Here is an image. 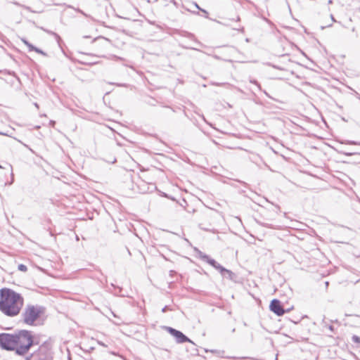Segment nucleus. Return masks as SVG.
<instances>
[{
	"label": "nucleus",
	"mask_w": 360,
	"mask_h": 360,
	"mask_svg": "<svg viewBox=\"0 0 360 360\" xmlns=\"http://www.w3.org/2000/svg\"><path fill=\"white\" fill-rule=\"evenodd\" d=\"M24 305V298L15 290L3 288L0 289V311L6 316H18Z\"/></svg>",
	"instance_id": "nucleus-1"
},
{
	"label": "nucleus",
	"mask_w": 360,
	"mask_h": 360,
	"mask_svg": "<svg viewBox=\"0 0 360 360\" xmlns=\"http://www.w3.org/2000/svg\"><path fill=\"white\" fill-rule=\"evenodd\" d=\"M15 352L18 355L26 354L32 345L38 344L32 332L27 330L15 332Z\"/></svg>",
	"instance_id": "nucleus-2"
},
{
	"label": "nucleus",
	"mask_w": 360,
	"mask_h": 360,
	"mask_svg": "<svg viewBox=\"0 0 360 360\" xmlns=\"http://www.w3.org/2000/svg\"><path fill=\"white\" fill-rule=\"evenodd\" d=\"M43 313V307L28 304L22 314V321L25 324L32 326Z\"/></svg>",
	"instance_id": "nucleus-3"
},
{
	"label": "nucleus",
	"mask_w": 360,
	"mask_h": 360,
	"mask_svg": "<svg viewBox=\"0 0 360 360\" xmlns=\"http://www.w3.org/2000/svg\"><path fill=\"white\" fill-rule=\"evenodd\" d=\"M28 360H52L51 350L48 345H41L37 351L30 355Z\"/></svg>",
	"instance_id": "nucleus-4"
},
{
	"label": "nucleus",
	"mask_w": 360,
	"mask_h": 360,
	"mask_svg": "<svg viewBox=\"0 0 360 360\" xmlns=\"http://www.w3.org/2000/svg\"><path fill=\"white\" fill-rule=\"evenodd\" d=\"M15 333H0V347L8 351H15Z\"/></svg>",
	"instance_id": "nucleus-5"
},
{
	"label": "nucleus",
	"mask_w": 360,
	"mask_h": 360,
	"mask_svg": "<svg viewBox=\"0 0 360 360\" xmlns=\"http://www.w3.org/2000/svg\"><path fill=\"white\" fill-rule=\"evenodd\" d=\"M167 330L176 338V341L177 343H184L186 342L193 343V342L188 338H187L184 334H183L179 330H177L171 327H167Z\"/></svg>",
	"instance_id": "nucleus-6"
},
{
	"label": "nucleus",
	"mask_w": 360,
	"mask_h": 360,
	"mask_svg": "<svg viewBox=\"0 0 360 360\" xmlns=\"http://www.w3.org/2000/svg\"><path fill=\"white\" fill-rule=\"evenodd\" d=\"M270 309L277 316H282L285 314V310L278 300H273L270 304Z\"/></svg>",
	"instance_id": "nucleus-7"
},
{
	"label": "nucleus",
	"mask_w": 360,
	"mask_h": 360,
	"mask_svg": "<svg viewBox=\"0 0 360 360\" xmlns=\"http://www.w3.org/2000/svg\"><path fill=\"white\" fill-rule=\"evenodd\" d=\"M206 262H207L209 264H210L212 266H213L214 269L218 270L219 271H224V272H228L226 271V269L221 266L219 263H217L214 259L208 257V259L206 260Z\"/></svg>",
	"instance_id": "nucleus-8"
},
{
	"label": "nucleus",
	"mask_w": 360,
	"mask_h": 360,
	"mask_svg": "<svg viewBox=\"0 0 360 360\" xmlns=\"http://www.w3.org/2000/svg\"><path fill=\"white\" fill-rule=\"evenodd\" d=\"M227 271L229 272H224V271H219L220 274H221L222 276L224 277H228L229 279H232L233 278V273L229 270V269H226Z\"/></svg>",
	"instance_id": "nucleus-9"
},
{
	"label": "nucleus",
	"mask_w": 360,
	"mask_h": 360,
	"mask_svg": "<svg viewBox=\"0 0 360 360\" xmlns=\"http://www.w3.org/2000/svg\"><path fill=\"white\" fill-rule=\"evenodd\" d=\"M22 41L28 47L29 51H34V49H35V46L31 44L30 42H28L26 39H22Z\"/></svg>",
	"instance_id": "nucleus-10"
},
{
	"label": "nucleus",
	"mask_w": 360,
	"mask_h": 360,
	"mask_svg": "<svg viewBox=\"0 0 360 360\" xmlns=\"http://www.w3.org/2000/svg\"><path fill=\"white\" fill-rule=\"evenodd\" d=\"M18 269L20 271L26 272L27 271V267L22 264L18 265Z\"/></svg>",
	"instance_id": "nucleus-11"
},
{
	"label": "nucleus",
	"mask_w": 360,
	"mask_h": 360,
	"mask_svg": "<svg viewBox=\"0 0 360 360\" xmlns=\"http://www.w3.org/2000/svg\"><path fill=\"white\" fill-rule=\"evenodd\" d=\"M199 257L201 259L206 262L207 259H208L209 256L202 253V252H199Z\"/></svg>",
	"instance_id": "nucleus-12"
},
{
	"label": "nucleus",
	"mask_w": 360,
	"mask_h": 360,
	"mask_svg": "<svg viewBox=\"0 0 360 360\" xmlns=\"http://www.w3.org/2000/svg\"><path fill=\"white\" fill-rule=\"evenodd\" d=\"M352 340L353 342H356V343H359L360 344V338L357 335H353L352 336Z\"/></svg>",
	"instance_id": "nucleus-13"
},
{
	"label": "nucleus",
	"mask_w": 360,
	"mask_h": 360,
	"mask_svg": "<svg viewBox=\"0 0 360 360\" xmlns=\"http://www.w3.org/2000/svg\"><path fill=\"white\" fill-rule=\"evenodd\" d=\"M34 51L38 53H41V54H43V55H45V53H44V51H42L41 50H40L39 49L35 47V49H34Z\"/></svg>",
	"instance_id": "nucleus-14"
},
{
	"label": "nucleus",
	"mask_w": 360,
	"mask_h": 360,
	"mask_svg": "<svg viewBox=\"0 0 360 360\" xmlns=\"http://www.w3.org/2000/svg\"><path fill=\"white\" fill-rule=\"evenodd\" d=\"M345 143H347V144H352V145H356V144H358L356 141H347L345 142Z\"/></svg>",
	"instance_id": "nucleus-15"
},
{
	"label": "nucleus",
	"mask_w": 360,
	"mask_h": 360,
	"mask_svg": "<svg viewBox=\"0 0 360 360\" xmlns=\"http://www.w3.org/2000/svg\"><path fill=\"white\" fill-rule=\"evenodd\" d=\"M234 30H238L241 32H244V28L243 27H236V28H233Z\"/></svg>",
	"instance_id": "nucleus-16"
},
{
	"label": "nucleus",
	"mask_w": 360,
	"mask_h": 360,
	"mask_svg": "<svg viewBox=\"0 0 360 360\" xmlns=\"http://www.w3.org/2000/svg\"><path fill=\"white\" fill-rule=\"evenodd\" d=\"M194 5H195V6L197 8H198V9H200V11H202V12H204V13H207V11H205V10H203V9H201V8L198 6V5L197 4H195H195H194Z\"/></svg>",
	"instance_id": "nucleus-17"
},
{
	"label": "nucleus",
	"mask_w": 360,
	"mask_h": 360,
	"mask_svg": "<svg viewBox=\"0 0 360 360\" xmlns=\"http://www.w3.org/2000/svg\"><path fill=\"white\" fill-rule=\"evenodd\" d=\"M167 309H168V307H167V306H165V307H163V308L162 309V311L163 313H165V312H166V311H167Z\"/></svg>",
	"instance_id": "nucleus-18"
},
{
	"label": "nucleus",
	"mask_w": 360,
	"mask_h": 360,
	"mask_svg": "<svg viewBox=\"0 0 360 360\" xmlns=\"http://www.w3.org/2000/svg\"><path fill=\"white\" fill-rule=\"evenodd\" d=\"M98 344L101 346L105 347V344L102 342H98Z\"/></svg>",
	"instance_id": "nucleus-19"
},
{
	"label": "nucleus",
	"mask_w": 360,
	"mask_h": 360,
	"mask_svg": "<svg viewBox=\"0 0 360 360\" xmlns=\"http://www.w3.org/2000/svg\"><path fill=\"white\" fill-rule=\"evenodd\" d=\"M50 124L53 127L54 124H55V122L54 121H51L50 122Z\"/></svg>",
	"instance_id": "nucleus-20"
},
{
	"label": "nucleus",
	"mask_w": 360,
	"mask_h": 360,
	"mask_svg": "<svg viewBox=\"0 0 360 360\" xmlns=\"http://www.w3.org/2000/svg\"><path fill=\"white\" fill-rule=\"evenodd\" d=\"M345 154L347 155H352L353 153H345Z\"/></svg>",
	"instance_id": "nucleus-21"
},
{
	"label": "nucleus",
	"mask_w": 360,
	"mask_h": 360,
	"mask_svg": "<svg viewBox=\"0 0 360 360\" xmlns=\"http://www.w3.org/2000/svg\"><path fill=\"white\" fill-rule=\"evenodd\" d=\"M331 18H332L333 21L335 22V18H333V15H331Z\"/></svg>",
	"instance_id": "nucleus-22"
},
{
	"label": "nucleus",
	"mask_w": 360,
	"mask_h": 360,
	"mask_svg": "<svg viewBox=\"0 0 360 360\" xmlns=\"http://www.w3.org/2000/svg\"><path fill=\"white\" fill-rule=\"evenodd\" d=\"M34 105H35V107H37V108H38V107H39V106H38V105H37V103H34Z\"/></svg>",
	"instance_id": "nucleus-23"
},
{
	"label": "nucleus",
	"mask_w": 360,
	"mask_h": 360,
	"mask_svg": "<svg viewBox=\"0 0 360 360\" xmlns=\"http://www.w3.org/2000/svg\"><path fill=\"white\" fill-rule=\"evenodd\" d=\"M239 20H240V18H239V17H238V18H237V21H239Z\"/></svg>",
	"instance_id": "nucleus-24"
},
{
	"label": "nucleus",
	"mask_w": 360,
	"mask_h": 360,
	"mask_svg": "<svg viewBox=\"0 0 360 360\" xmlns=\"http://www.w3.org/2000/svg\"><path fill=\"white\" fill-rule=\"evenodd\" d=\"M2 167L0 165V168H1Z\"/></svg>",
	"instance_id": "nucleus-25"
}]
</instances>
